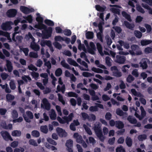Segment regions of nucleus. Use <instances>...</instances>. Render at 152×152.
Here are the masks:
<instances>
[{
    "label": "nucleus",
    "mask_w": 152,
    "mask_h": 152,
    "mask_svg": "<svg viewBox=\"0 0 152 152\" xmlns=\"http://www.w3.org/2000/svg\"><path fill=\"white\" fill-rule=\"evenodd\" d=\"M94 129L98 137L101 139L102 137H103L99 123L95 124L94 127Z\"/></svg>",
    "instance_id": "f257e3e1"
},
{
    "label": "nucleus",
    "mask_w": 152,
    "mask_h": 152,
    "mask_svg": "<svg viewBox=\"0 0 152 152\" xmlns=\"http://www.w3.org/2000/svg\"><path fill=\"white\" fill-rule=\"evenodd\" d=\"M53 29L51 27H49L42 31V37L46 39H48L51 36V34L52 32Z\"/></svg>",
    "instance_id": "f03ea898"
},
{
    "label": "nucleus",
    "mask_w": 152,
    "mask_h": 152,
    "mask_svg": "<svg viewBox=\"0 0 152 152\" xmlns=\"http://www.w3.org/2000/svg\"><path fill=\"white\" fill-rule=\"evenodd\" d=\"M1 134L3 138L5 141H8L10 140L12 141L13 139L11 137L10 134L7 131H2L1 132Z\"/></svg>",
    "instance_id": "7ed1b4c3"
},
{
    "label": "nucleus",
    "mask_w": 152,
    "mask_h": 152,
    "mask_svg": "<svg viewBox=\"0 0 152 152\" xmlns=\"http://www.w3.org/2000/svg\"><path fill=\"white\" fill-rule=\"evenodd\" d=\"M126 60V58L125 56L117 55L116 56L114 61L119 64H123L125 63Z\"/></svg>",
    "instance_id": "20e7f679"
},
{
    "label": "nucleus",
    "mask_w": 152,
    "mask_h": 152,
    "mask_svg": "<svg viewBox=\"0 0 152 152\" xmlns=\"http://www.w3.org/2000/svg\"><path fill=\"white\" fill-rule=\"evenodd\" d=\"M67 147L66 150L68 152H73L72 147L73 146V141L71 139L67 140L65 144Z\"/></svg>",
    "instance_id": "39448f33"
},
{
    "label": "nucleus",
    "mask_w": 152,
    "mask_h": 152,
    "mask_svg": "<svg viewBox=\"0 0 152 152\" xmlns=\"http://www.w3.org/2000/svg\"><path fill=\"white\" fill-rule=\"evenodd\" d=\"M20 10L22 12L25 14H27L34 11V9L33 8L30 9L27 7L23 6H20Z\"/></svg>",
    "instance_id": "423d86ee"
},
{
    "label": "nucleus",
    "mask_w": 152,
    "mask_h": 152,
    "mask_svg": "<svg viewBox=\"0 0 152 152\" xmlns=\"http://www.w3.org/2000/svg\"><path fill=\"white\" fill-rule=\"evenodd\" d=\"M56 131L58 135L61 137H65L67 135L65 131L62 128L58 127L56 129Z\"/></svg>",
    "instance_id": "0eeeda50"
},
{
    "label": "nucleus",
    "mask_w": 152,
    "mask_h": 152,
    "mask_svg": "<svg viewBox=\"0 0 152 152\" xmlns=\"http://www.w3.org/2000/svg\"><path fill=\"white\" fill-rule=\"evenodd\" d=\"M131 48L135 52L136 55H140L142 54V51L140 50L139 46L136 45H132L131 46Z\"/></svg>",
    "instance_id": "6e6552de"
},
{
    "label": "nucleus",
    "mask_w": 152,
    "mask_h": 152,
    "mask_svg": "<svg viewBox=\"0 0 152 152\" xmlns=\"http://www.w3.org/2000/svg\"><path fill=\"white\" fill-rule=\"evenodd\" d=\"M17 12V11L16 10L14 9H11L7 11V14L8 17L9 18H13L16 15Z\"/></svg>",
    "instance_id": "1a4fd4ad"
},
{
    "label": "nucleus",
    "mask_w": 152,
    "mask_h": 152,
    "mask_svg": "<svg viewBox=\"0 0 152 152\" xmlns=\"http://www.w3.org/2000/svg\"><path fill=\"white\" fill-rule=\"evenodd\" d=\"M88 92L92 96L91 99L93 101H96L99 99V98L97 95H96L95 92L94 90L89 89Z\"/></svg>",
    "instance_id": "9d476101"
},
{
    "label": "nucleus",
    "mask_w": 152,
    "mask_h": 152,
    "mask_svg": "<svg viewBox=\"0 0 152 152\" xmlns=\"http://www.w3.org/2000/svg\"><path fill=\"white\" fill-rule=\"evenodd\" d=\"M1 27L2 29L4 31H8L12 28L10 23L9 22L2 23Z\"/></svg>",
    "instance_id": "9b49d317"
},
{
    "label": "nucleus",
    "mask_w": 152,
    "mask_h": 152,
    "mask_svg": "<svg viewBox=\"0 0 152 152\" xmlns=\"http://www.w3.org/2000/svg\"><path fill=\"white\" fill-rule=\"evenodd\" d=\"M147 58H143L140 63V66L143 69H146L148 67V66L147 62Z\"/></svg>",
    "instance_id": "f8f14e48"
},
{
    "label": "nucleus",
    "mask_w": 152,
    "mask_h": 152,
    "mask_svg": "<svg viewBox=\"0 0 152 152\" xmlns=\"http://www.w3.org/2000/svg\"><path fill=\"white\" fill-rule=\"evenodd\" d=\"M6 66H7L8 71L9 72H10L12 71L13 69L12 64L11 62L8 60H6Z\"/></svg>",
    "instance_id": "ddd939ff"
},
{
    "label": "nucleus",
    "mask_w": 152,
    "mask_h": 152,
    "mask_svg": "<svg viewBox=\"0 0 152 152\" xmlns=\"http://www.w3.org/2000/svg\"><path fill=\"white\" fill-rule=\"evenodd\" d=\"M42 102L44 105L45 109L48 110H49L50 105L47 99L46 98L43 99L42 100Z\"/></svg>",
    "instance_id": "4468645a"
},
{
    "label": "nucleus",
    "mask_w": 152,
    "mask_h": 152,
    "mask_svg": "<svg viewBox=\"0 0 152 152\" xmlns=\"http://www.w3.org/2000/svg\"><path fill=\"white\" fill-rule=\"evenodd\" d=\"M74 115L73 113H70L68 116H64L63 118L65 121V123H68L69 122L72 120Z\"/></svg>",
    "instance_id": "2eb2a0df"
},
{
    "label": "nucleus",
    "mask_w": 152,
    "mask_h": 152,
    "mask_svg": "<svg viewBox=\"0 0 152 152\" xmlns=\"http://www.w3.org/2000/svg\"><path fill=\"white\" fill-rule=\"evenodd\" d=\"M34 27L37 29L42 30L46 29L47 28V26L43 24V23H38V24H36Z\"/></svg>",
    "instance_id": "dca6fc26"
},
{
    "label": "nucleus",
    "mask_w": 152,
    "mask_h": 152,
    "mask_svg": "<svg viewBox=\"0 0 152 152\" xmlns=\"http://www.w3.org/2000/svg\"><path fill=\"white\" fill-rule=\"evenodd\" d=\"M116 113L118 115L120 116H122L124 115L125 116H127L128 115L127 113L123 112V111L119 108H118L116 109Z\"/></svg>",
    "instance_id": "f3484780"
},
{
    "label": "nucleus",
    "mask_w": 152,
    "mask_h": 152,
    "mask_svg": "<svg viewBox=\"0 0 152 152\" xmlns=\"http://www.w3.org/2000/svg\"><path fill=\"white\" fill-rule=\"evenodd\" d=\"M115 127L118 129H122L124 127L123 123L121 121H116Z\"/></svg>",
    "instance_id": "a211bd4d"
},
{
    "label": "nucleus",
    "mask_w": 152,
    "mask_h": 152,
    "mask_svg": "<svg viewBox=\"0 0 152 152\" xmlns=\"http://www.w3.org/2000/svg\"><path fill=\"white\" fill-rule=\"evenodd\" d=\"M125 142L128 147H131L132 145L133 141L130 137L127 136L125 139Z\"/></svg>",
    "instance_id": "6ab92c4d"
},
{
    "label": "nucleus",
    "mask_w": 152,
    "mask_h": 152,
    "mask_svg": "<svg viewBox=\"0 0 152 152\" xmlns=\"http://www.w3.org/2000/svg\"><path fill=\"white\" fill-rule=\"evenodd\" d=\"M127 120L131 124H135L137 122V119L131 115H129L127 118Z\"/></svg>",
    "instance_id": "aec40b11"
},
{
    "label": "nucleus",
    "mask_w": 152,
    "mask_h": 152,
    "mask_svg": "<svg viewBox=\"0 0 152 152\" xmlns=\"http://www.w3.org/2000/svg\"><path fill=\"white\" fill-rule=\"evenodd\" d=\"M122 16L124 17L129 22H131L132 21L131 17L130 15L127 14L126 12L123 11L122 12Z\"/></svg>",
    "instance_id": "412c9836"
},
{
    "label": "nucleus",
    "mask_w": 152,
    "mask_h": 152,
    "mask_svg": "<svg viewBox=\"0 0 152 152\" xmlns=\"http://www.w3.org/2000/svg\"><path fill=\"white\" fill-rule=\"evenodd\" d=\"M31 48L32 49L35 51H37L39 49V46L35 42L31 43L30 45Z\"/></svg>",
    "instance_id": "4be33fe9"
},
{
    "label": "nucleus",
    "mask_w": 152,
    "mask_h": 152,
    "mask_svg": "<svg viewBox=\"0 0 152 152\" xmlns=\"http://www.w3.org/2000/svg\"><path fill=\"white\" fill-rule=\"evenodd\" d=\"M41 131L45 134H47L48 131L47 126L46 125L42 126L40 127Z\"/></svg>",
    "instance_id": "5701e85b"
},
{
    "label": "nucleus",
    "mask_w": 152,
    "mask_h": 152,
    "mask_svg": "<svg viewBox=\"0 0 152 152\" xmlns=\"http://www.w3.org/2000/svg\"><path fill=\"white\" fill-rule=\"evenodd\" d=\"M95 8L98 11L104 12L105 10L106 7L105 6L102 7L99 5H95Z\"/></svg>",
    "instance_id": "b1692460"
},
{
    "label": "nucleus",
    "mask_w": 152,
    "mask_h": 152,
    "mask_svg": "<svg viewBox=\"0 0 152 152\" xmlns=\"http://www.w3.org/2000/svg\"><path fill=\"white\" fill-rule=\"evenodd\" d=\"M152 41L151 40H144L141 41L140 44L142 46L146 45L151 43Z\"/></svg>",
    "instance_id": "393cba45"
},
{
    "label": "nucleus",
    "mask_w": 152,
    "mask_h": 152,
    "mask_svg": "<svg viewBox=\"0 0 152 152\" xmlns=\"http://www.w3.org/2000/svg\"><path fill=\"white\" fill-rule=\"evenodd\" d=\"M124 23L127 28L132 30H133V28L134 27V24H131L126 21H124Z\"/></svg>",
    "instance_id": "a878e982"
},
{
    "label": "nucleus",
    "mask_w": 152,
    "mask_h": 152,
    "mask_svg": "<svg viewBox=\"0 0 152 152\" xmlns=\"http://www.w3.org/2000/svg\"><path fill=\"white\" fill-rule=\"evenodd\" d=\"M50 40H42L40 42V45L42 47H45V45L48 46L51 42Z\"/></svg>",
    "instance_id": "bb28decb"
},
{
    "label": "nucleus",
    "mask_w": 152,
    "mask_h": 152,
    "mask_svg": "<svg viewBox=\"0 0 152 152\" xmlns=\"http://www.w3.org/2000/svg\"><path fill=\"white\" fill-rule=\"evenodd\" d=\"M86 35L87 39H92L94 38V34L92 31H88L86 33Z\"/></svg>",
    "instance_id": "cd10ccee"
},
{
    "label": "nucleus",
    "mask_w": 152,
    "mask_h": 152,
    "mask_svg": "<svg viewBox=\"0 0 152 152\" xmlns=\"http://www.w3.org/2000/svg\"><path fill=\"white\" fill-rule=\"evenodd\" d=\"M113 75L117 77H119L122 76V73L119 71L118 69L117 71H114L112 72Z\"/></svg>",
    "instance_id": "c85d7f7f"
},
{
    "label": "nucleus",
    "mask_w": 152,
    "mask_h": 152,
    "mask_svg": "<svg viewBox=\"0 0 152 152\" xmlns=\"http://www.w3.org/2000/svg\"><path fill=\"white\" fill-rule=\"evenodd\" d=\"M31 135L34 137H38L40 135L39 132L37 130H34L32 131L31 132Z\"/></svg>",
    "instance_id": "c756f323"
},
{
    "label": "nucleus",
    "mask_w": 152,
    "mask_h": 152,
    "mask_svg": "<svg viewBox=\"0 0 152 152\" xmlns=\"http://www.w3.org/2000/svg\"><path fill=\"white\" fill-rule=\"evenodd\" d=\"M6 97L7 100L9 102H11L15 99L14 96L10 94H7Z\"/></svg>",
    "instance_id": "7c9ffc66"
},
{
    "label": "nucleus",
    "mask_w": 152,
    "mask_h": 152,
    "mask_svg": "<svg viewBox=\"0 0 152 152\" xmlns=\"http://www.w3.org/2000/svg\"><path fill=\"white\" fill-rule=\"evenodd\" d=\"M19 111L20 112L23 114V116L25 119V120L27 122H28V119L26 117V115L25 113V110L23 108L21 107H19Z\"/></svg>",
    "instance_id": "2f4dec72"
},
{
    "label": "nucleus",
    "mask_w": 152,
    "mask_h": 152,
    "mask_svg": "<svg viewBox=\"0 0 152 152\" xmlns=\"http://www.w3.org/2000/svg\"><path fill=\"white\" fill-rule=\"evenodd\" d=\"M61 64L63 67L66 68L68 69H71V67L67 64L66 63L65 61L64 60L61 61Z\"/></svg>",
    "instance_id": "473e14b6"
},
{
    "label": "nucleus",
    "mask_w": 152,
    "mask_h": 152,
    "mask_svg": "<svg viewBox=\"0 0 152 152\" xmlns=\"http://www.w3.org/2000/svg\"><path fill=\"white\" fill-rule=\"evenodd\" d=\"M37 15L38 16L36 18V20L38 22V23H43V18L40 16L39 13H37Z\"/></svg>",
    "instance_id": "72a5a7b5"
},
{
    "label": "nucleus",
    "mask_w": 152,
    "mask_h": 152,
    "mask_svg": "<svg viewBox=\"0 0 152 152\" xmlns=\"http://www.w3.org/2000/svg\"><path fill=\"white\" fill-rule=\"evenodd\" d=\"M44 22L46 24L50 26H53L54 25L53 22L50 20L45 19Z\"/></svg>",
    "instance_id": "f704fd0d"
},
{
    "label": "nucleus",
    "mask_w": 152,
    "mask_h": 152,
    "mask_svg": "<svg viewBox=\"0 0 152 152\" xmlns=\"http://www.w3.org/2000/svg\"><path fill=\"white\" fill-rule=\"evenodd\" d=\"M21 132L17 130L13 131L12 133V135L13 136L19 137L21 135Z\"/></svg>",
    "instance_id": "c9c22d12"
},
{
    "label": "nucleus",
    "mask_w": 152,
    "mask_h": 152,
    "mask_svg": "<svg viewBox=\"0 0 152 152\" xmlns=\"http://www.w3.org/2000/svg\"><path fill=\"white\" fill-rule=\"evenodd\" d=\"M81 115L82 117L84 120H85L87 119L89 121H90L91 119L90 118V117L88 116V115L87 113L83 112L81 113Z\"/></svg>",
    "instance_id": "e433bc0d"
},
{
    "label": "nucleus",
    "mask_w": 152,
    "mask_h": 152,
    "mask_svg": "<svg viewBox=\"0 0 152 152\" xmlns=\"http://www.w3.org/2000/svg\"><path fill=\"white\" fill-rule=\"evenodd\" d=\"M91 70L93 71L98 73H103V70L99 68H97L94 67L91 68Z\"/></svg>",
    "instance_id": "4c0bfd02"
},
{
    "label": "nucleus",
    "mask_w": 152,
    "mask_h": 152,
    "mask_svg": "<svg viewBox=\"0 0 152 152\" xmlns=\"http://www.w3.org/2000/svg\"><path fill=\"white\" fill-rule=\"evenodd\" d=\"M50 117L51 119L52 120H55L56 119V115L54 110H52L51 114L50 115Z\"/></svg>",
    "instance_id": "58836bf2"
},
{
    "label": "nucleus",
    "mask_w": 152,
    "mask_h": 152,
    "mask_svg": "<svg viewBox=\"0 0 152 152\" xmlns=\"http://www.w3.org/2000/svg\"><path fill=\"white\" fill-rule=\"evenodd\" d=\"M134 33L136 37L139 39L141 38L142 36V33L137 30H135L134 32Z\"/></svg>",
    "instance_id": "ea45409f"
},
{
    "label": "nucleus",
    "mask_w": 152,
    "mask_h": 152,
    "mask_svg": "<svg viewBox=\"0 0 152 152\" xmlns=\"http://www.w3.org/2000/svg\"><path fill=\"white\" fill-rule=\"evenodd\" d=\"M23 18L26 20L28 21L29 23H32L33 19L32 16L31 15H28L26 17H24Z\"/></svg>",
    "instance_id": "a19ab883"
},
{
    "label": "nucleus",
    "mask_w": 152,
    "mask_h": 152,
    "mask_svg": "<svg viewBox=\"0 0 152 152\" xmlns=\"http://www.w3.org/2000/svg\"><path fill=\"white\" fill-rule=\"evenodd\" d=\"M116 152H126L125 148L121 145L116 148Z\"/></svg>",
    "instance_id": "79ce46f5"
},
{
    "label": "nucleus",
    "mask_w": 152,
    "mask_h": 152,
    "mask_svg": "<svg viewBox=\"0 0 152 152\" xmlns=\"http://www.w3.org/2000/svg\"><path fill=\"white\" fill-rule=\"evenodd\" d=\"M58 96L59 101L61 102L63 105H65V102L63 99L62 96L59 93L58 94Z\"/></svg>",
    "instance_id": "37998d69"
},
{
    "label": "nucleus",
    "mask_w": 152,
    "mask_h": 152,
    "mask_svg": "<svg viewBox=\"0 0 152 152\" xmlns=\"http://www.w3.org/2000/svg\"><path fill=\"white\" fill-rule=\"evenodd\" d=\"M62 73L61 69L60 68H58L55 71V75L57 77L60 76L61 75Z\"/></svg>",
    "instance_id": "c03bdc74"
},
{
    "label": "nucleus",
    "mask_w": 152,
    "mask_h": 152,
    "mask_svg": "<svg viewBox=\"0 0 152 152\" xmlns=\"http://www.w3.org/2000/svg\"><path fill=\"white\" fill-rule=\"evenodd\" d=\"M9 85L10 88L12 90H14L15 89V84L13 80L10 81L9 83Z\"/></svg>",
    "instance_id": "a18cd8bd"
},
{
    "label": "nucleus",
    "mask_w": 152,
    "mask_h": 152,
    "mask_svg": "<svg viewBox=\"0 0 152 152\" xmlns=\"http://www.w3.org/2000/svg\"><path fill=\"white\" fill-rule=\"evenodd\" d=\"M111 58L108 56H107L105 58V62L107 65L109 66H110L112 65V63L110 61Z\"/></svg>",
    "instance_id": "49530a36"
},
{
    "label": "nucleus",
    "mask_w": 152,
    "mask_h": 152,
    "mask_svg": "<svg viewBox=\"0 0 152 152\" xmlns=\"http://www.w3.org/2000/svg\"><path fill=\"white\" fill-rule=\"evenodd\" d=\"M67 94L68 96L69 97H73L77 98L78 96L77 94L72 91H70L68 92Z\"/></svg>",
    "instance_id": "de8ad7c7"
},
{
    "label": "nucleus",
    "mask_w": 152,
    "mask_h": 152,
    "mask_svg": "<svg viewBox=\"0 0 152 152\" xmlns=\"http://www.w3.org/2000/svg\"><path fill=\"white\" fill-rule=\"evenodd\" d=\"M111 10L113 13L118 14L120 15V10L118 8H112L111 9Z\"/></svg>",
    "instance_id": "09e8293b"
},
{
    "label": "nucleus",
    "mask_w": 152,
    "mask_h": 152,
    "mask_svg": "<svg viewBox=\"0 0 152 152\" xmlns=\"http://www.w3.org/2000/svg\"><path fill=\"white\" fill-rule=\"evenodd\" d=\"M134 79V77L132 75H129L126 78V81L129 83H131L133 81Z\"/></svg>",
    "instance_id": "8fccbe9b"
},
{
    "label": "nucleus",
    "mask_w": 152,
    "mask_h": 152,
    "mask_svg": "<svg viewBox=\"0 0 152 152\" xmlns=\"http://www.w3.org/2000/svg\"><path fill=\"white\" fill-rule=\"evenodd\" d=\"M147 138V135L145 134H143L139 135L138 138L140 141H142L143 140L146 139Z\"/></svg>",
    "instance_id": "3c124183"
},
{
    "label": "nucleus",
    "mask_w": 152,
    "mask_h": 152,
    "mask_svg": "<svg viewBox=\"0 0 152 152\" xmlns=\"http://www.w3.org/2000/svg\"><path fill=\"white\" fill-rule=\"evenodd\" d=\"M31 75L33 78H34L36 80H37L39 77V74L38 73L34 72H31Z\"/></svg>",
    "instance_id": "603ef678"
},
{
    "label": "nucleus",
    "mask_w": 152,
    "mask_h": 152,
    "mask_svg": "<svg viewBox=\"0 0 152 152\" xmlns=\"http://www.w3.org/2000/svg\"><path fill=\"white\" fill-rule=\"evenodd\" d=\"M64 34L67 36H70L71 35L72 32L71 31L68 29H66L63 31Z\"/></svg>",
    "instance_id": "864d4df0"
},
{
    "label": "nucleus",
    "mask_w": 152,
    "mask_h": 152,
    "mask_svg": "<svg viewBox=\"0 0 152 152\" xmlns=\"http://www.w3.org/2000/svg\"><path fill=\"white\" fill-rule=\"evenodd\" d=\"M12 115L14 119L17 118L18 116V114L17 110H14L12 111Z\"/></svg>",
    "instance_id": "5fc2aeb1"
},
{
    "label": "nucleus",
    "mask_w": 152,
    "mask_h": 152,
    "mask_svg": "<svg viewBox=\"0 0 152 152\" xmlns=\"http://www.w3.org/2000/svg\"><path fill=\"white\" fill-rule=\"evenodd\" d=\"M144 52L146 54H149L152 53V48L147 47L145 48Z\"/></svg>",
    "instance_id": "6e6d98bb"
},
{
    "label": "nucleus",
    "mask_w": 152,
    "mask_h": 152,
    "mask_svg": "<svg viewBox=\"0 0 152 152\" xmlns=\"http://www.w3.org/2000/svg\"><path fill=\"white\" fill-rule=\"evenodd\" d=\"M84 127L86 131L89 135H91L92 134L91 131L89 127L86 125H84Z\"/></svg>",
    "instance_id": "4d7b16f0"
},
{
    "label": "nucleus",
    "mask_w": 152,
    "mask_h": 152,
    "mask_svg": "<svg viewBox=\"0 0 152 152\" xmlns=\"http://www.w3.org/2000/svg\"><path fill=\"white\" fill-rule=\"evenodd\" d=\"M113 29H114L115 30V31L116 32H117L118 34L120 33L122 31V30L121 29V28L119 26H113Z\"/></svg>",
    "instance_id": "13d9d810"
},
{
    "label": "nucleus",
    "mask_w": 152,
    "mask_h": 152,
    "mask_svg": "<svg viewBox=\"0 0 152 152\" xmlns=\"http://www.w3.org/2000/svg\"><path fill=\"white\" fill-rule=\"evenodd\" d=\"M28 69L29 70L32 71H37V68L32 64H31L28 66Z\"/></svg>",
    "instance_id": "bf43d9fd"
},
{
    "label": "nucleus",
    "mask_w": 152,
    "mask_h": 152,
    "mask_svg": "<svg viewBox=\"0 0 152 152\" xmlns=\"http://www.w3.org/2000/svg\"><path fill=\"white\" fill-rule=\"evenodd\" d=\"M136 9L138 12L142 13H144L145 12L144 10L140 5L136 6Z\"/></svg>",
    "instance_id": "052dcab7"
},
{
    "label": "nucleus",
    "mask_w": 152,
    "mask_h": 152,
    "mask_svg": "<svg viewBox=\"0 0 152 152\" xmlns=\"http://www.w3.org/2000/svg\"><path fill=\"white\" fill-rule=\"evenodd\" d=\"M145 26L147 32V33H150L152 30V28L151 25L147 24H145Z\"/></svg>",
    "instance_id": "680f3d73"
},
{
    "label": "nucleus",
    "mask_w": 152,
    "mask_h": 152,
    "mask_svg": "<svg viewBox=\"0 0 152 152\" xmlns=\"http://www.w3.org/2000/svg\"><path fill=\"white\" fill-rule=\"evenodd\" d=\"M29 144L33 145L34 146H37L38 145L36 141L34 139H31L29 141Z\"/></svg>",
    "instance_id": "e2e57ef3"
},
{
    "label": "nucleus",
    "mask_w": 152,
    "mask_h": 152,
    "mask_svg": "<svg viewBox=\"0 0 152 152\" xmlns=\"http://www.w3.org/2000/svg\"><path fill=\"white\" fill-rule=\"evenodd\" d=\"M90 111L91 112L97 111L99 109L96 106H91L89 108Z\"/></svg>",
    "instance_id": "0e129e2a"
},
{
    "label": "nucleus",
    "mask_w": 152,
    "mask_h": 152,
    "mask_svg": "<svg viewBox=\"0 0 152 152\" xmlns=\"http://www.w3.org/2000/svg\"><path fill=\"white\" fill-rule=\"evenodd\" d=\"M47 141L50 143L54 145H57V142L54 140L52 139L49 138L47 139Z\"/></svg>",
    "instance_id": "69168bd1"
},
{
    "label": "nucleus",
    "mask_w": 152,
    "mask_h": 152,
    "mask_svg": "<svg viewBox=\"0 0 152 152\" xmlns=\"http://www.w3.org/2000/svg\"><path fill=\"white\" fill-rule=\"evenodd\" d=\"M82 75L84 77H88L93 75L90 72H83L82 73Z\"/></svg>",
    "instance_id": "338daca9"
},
{
    "label": "nucleus",
    "mask_w": 152,
    "mask_h": 152,
    "mask_svg": "<svg viewBox=\"0 0 152 152\" xmlns=\"http://www.w3.org/2000/svg\"><path fill=\"white\" fill-rule=\"evenodd\" d=\"M54 46L60 50L62 48V45H61L58 42H56L53 43Z\"/></svg>",
    "instance_id": "774afa93"
}]
</instances>
